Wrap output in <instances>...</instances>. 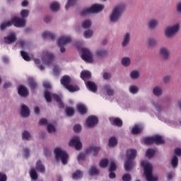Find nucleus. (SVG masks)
<instances>
[{"label":"nucleus","mask_w":181,"mask_h":181,"mask_svg":"<svg viewBox=\"0 0 181 181\" xmlns=\"http://www.w3.org/2000/svg\"><path fill=\"white\" fill-rule=\"evenodd\" d=\"M78 51L81 54V57L86 63H93L94 62V57H93V52L86 47H78Z\"/></svg>","instance_id":"obj_2"},{"label":"nucleus","mask_w":181,"mask_h":181,"mask_svg":"<svg viewBox=\"0 0 181 181\" xmlns=\"http://www.w3.org/2000/svg\"><path fill=\"white\" fill-rule=\"evenodd\" d=\"M47 131L51 134L52 132H55L56 128H54V126L53 124H49L47 125Z\"/></svg>","instance_id":"obj_52"},{"label":"nucleus","mask_w":181,"mask_h":181,"mask_svg":"<svg viewBox=\"0 0 181 181\" xmlns=\"http://www.w3.org/2000/svg\"><path fill=\"white\" fill-rule=\"evenodd\" d=\"M29 115H30V110H29V107H28L26 105H23L21 106V116L24 118H27Z\"/></svg>","instance_id":"obj_17"},{"label":"nucleus","mask_w":181,"mask_h":181,"mask_svg":"<svg viewBox=\"0 0 181 181\" xmlns=\"http://www.w3.org/2000/svg\"><path fill=\"white\" fill-rule=\"evenodd\" d=\"M81 78H82V80H88V78H91V72L88 71H83L81 73Z\"/></svg>","instance_id":"obj_26"},{"label":"nucleus","mask_w":181,"mask_h":181,"mask_svg":"<svg viewBox=\"0 0 181 181\" xmlns=\"http://www.w3.org/2000/svg\"><path fill=\"white\" fill-rule=\"evenodd\" d=\"M69 145L72 148H75L76 151H80V149H81V148L83 147L81 141H80V138L77 136H75L72 139H71L69 141Z\"/></svg>","instance_id":"obj_11"},{"label":"nucleus","mask_w":181,"mask_h":181,"mask_svg":"<svg viewBox=\"0 0 181 181\" xmlns=\"http://www.w3.org/2000/svg\"><path fill=\"white\" fill-rule=\"evenodd\" d=\"M104 90L107 93V95H114V90L111 88V86H110V85H105L104 86Z\"/></svg>","instance_id":"obj_33"},{"label":"nucleus","mask_w":181,"mask_h":181,"mask_svg":"<svg viewBox=\"0 0 181 181\" xmlns=\"http://www.w3.org/2000/svg\"><path fill=\"white\" fill-rule=\"evenodd\" d=\"M174 153L175 155L171 158V165L174 169H176L177 165H179V158H177V156H181V148H175Z\"/></svg>","instance_id":"obj_10"},{"label":"nucleus","mask_w":181,"mask_h":181,"mask_svg":"<svg viewBox=\"0 0 181 181\" xmlns=\"http://www.w3.org/2000/svg\"><path fill=\"white\" fill-rule=\"evenodd\" d=\"M141 166L144 169V175L147 181H156L158 180V176L152 174V164L148 161H141Z\"/></svg>","instance_id":"obj_1"},{"label":"nucleus","mask_w":181,"mask_h":181,"mask_svg":"<svg viewBox=\"0 0 181 181\" xmlns=\"http://www.w3.org/2000/svg\"><path fill=\"white\" fill-rule=\"evenodd\" d=\"M122 180L123 181H130L131 180V175H129V174H124L122 176Z\"/></svg>","instance_id":"obj_57"},{"label":"nucleus","mask_w":181,"mask_h":181,"mask_svg":"<svg viewBox=\"0 0 181 181\" xmlns=\"http://www.w3.org/2000/svg\"><path fill=\"white\" fill-rule=\"evenodd\" d=\"M83 176V173L80 170H77L73 174V179H80Z\"/></svg>","instance_id":"obj_44"},{"label":"nucleus","mask_w":181,"mask_h":181,"mask_svg":"<svg viewBox=\"0 0 181 181\" xmlns=\"http://www.w3.org/2000/svg\"><path fill=\"white\" fill-rule=\"evenodd\" d=\"M11 25H14L16 28H25V25H26V21L14 17L11 19Z\"/></svg>","instance_id":"obj_12"},{"label":"nucleus","mask_w":181,"mask_h":181,"mask_svg":"<svg viewBox=\"0 0 181 181\" xmlns=\"http://www.w3.org/2000/svg\"><path fill=\"white\" fill-rule=\"evenodd\" d=\"M82 28L83 29H90L91 28V21L90 20H86L82 23Z\"/></svg>","instance_id":"obj_37"},{"label":"nucleus","mask_w":181,"mask_h":181,"mask_svg":"<svg viewBox=\"0 0 181 181\" xmlns=\"http://www.w3.org/2000/svg\"><path fill=\"white\" fill-rule=\"evenodd\" d=\"M98 124V119L95 116H90L86 119V125L89 128H93L95 125H97Z\"/></svg>","instance_id":"obj_14"},{"label":"nucleus","mask_w":181,"mask_h":181,"mask_svg":"<svg viewBox=\"0 0 181 181\" xmlns=\"http://www.w3.org/2000/svg\"><path fill=\"white\" fill-rule=\"evenodd\" d=\"M76 1L77 0H68V2L65 6L66 11L70 8V6H73L74 4H76Z\"/></svg>","instance_id":"obj_48"},{"label":"nucleus","mask_w":181,"mask_h":181,"mask_svg":"<svg viewBox=\"0 0 181 181\" xmlns=\"http://www.w3.org/2000/svg\"><path fill=\"white\" fill-rule=\"evenodd\" d=\"M22 138L24 141H29V139H30V134L29 132H24Z\"/></svg>","instance_id":"obj_47"},{"label":"nucleus","mask_w":181,"mask_h":181,"mask_svg":"<svg viewBox=\"0 0 181 181\" xmlns=\"http://www.w3.org/2000/svg\"><path fill=\"white\" fill-rule=\"evenodd\" d=\"M148 26L151 29H153V28H156V26H158V21L156 20H151L148 23Z\"/></svg>","instance_id":"obj_43"},{"label":"nucleus","mask_w":181,"mask_h":181,"mask_svg":"<svg viewBox=\"0 0 181 181\" xmlns=\"http://www.w3.org/2000/svg\"><path fill=\"white\" fill-rule=\"evenodd\" d=\"M179 29H180L179 24H176L172 27L167 28L165 30V37H173L175 35L179 32Z\"/></svg>","instance_id":"obj_9"},{"label":"nucleus","mask_w":181,"mask_h":181,"mask_svg":"<svg viewBox=\"0 0 181 181\" xmlns=\"http://www.w3.org/2000/svg\"><path fill=\"white\" fill-rule=\"evenodd\" d=\"M0 181H6V175L0 173Z\"/></svg>","instance_id":"obj_63"},{"label":"nucleus","mask_w":181,"mask_h":181,"mask_svg":"<svg viewBox=\"0 0 181 181\" xmlns=\"http://www.w3.org/2000/svg\"><path fill=\"white\" fill-rule=\"evenodd\" d=\"M53 71H54V76H57V74H59V73L60 72V69H59V67L54 66Z\"/></svg>","instance_id":"obj_60"},{"label":"nucleus","mask_w":181,"mask_h":181,"mask_svg":"<svg viewBox=\"0 0 181 181\" xmlns=\"http://www.w3.org/2000/svg\"><path fill=\"white\" fill-rule=\"evenodd\" d=\"M70 42H71L70 37L62 36L57 40V43L59 46H64V45H68Z\"/></svg>","instance_id":"obj_15"},{"label":"nucleus","mask_w":181,"mask_h":181,"mask_svg":"<svg viewBox=\"0 0 181 181\" xmlns=\"http://www.w3.org/2000/svg\"><path fill=\"white\" fill-rule=\"evenodd\" d=\"M45 98L46 99L47 103H50V101H52V98H54V100H56V101L58 103L59 108L64 107V105L63 104V103H62V98H60V97L56 94H52L49 91H45Z\"/></svg>","instance_id":"obj_8"},{"label":"nucleus","mask_w":181,"mask_h":181,"mask_svg":"<svg viewBox=\"0 0 181 181\" xmlns=\"http://www.w3.org/2000/svg\"><path fill=\"white\" fill-rule=\"evenodd\" d=\"M100 166L101 168H107V166H108V160L107 159L102 160L100 163Z\"/></svg>","instance_id":"obj_51"},{"label":"nucleus","mask_w":181,"mask_h":181,"mask_svg":"<svg viewBox=\"0 0 181 181\" xmlns=\"http://www.w3.org/2000/svg\"><path fill=\"white\" fill-rule=\"evenodd\" d=\"M110 122H112V124L113 125H116L117 127H122V120H121V119L110 118Z\"/></svg>","instance_id":"obj_29"},{"label":"nucleus","mask_w":181,"mask_h":181,"mask_svg":"<svg viewBox=\"0 0 181 181\" xmlns=\"http://www.w3.org/2000/svg\"><path fill=\"white\" fill-rule=\"evenodd\" d=\"M129 37H130L129 33H126L124 37V40L122 42V46H127V45H128V42H129Z\"/></svg>","instance_id":"obj_40"},{"label":"nucleus","mask_w":181,"mask_h":181,"mask_svg":"<svg viewBox=\"0 0 181 181\" xmlns=\"http://www.w3.org/2000/svg\"><path fill=\"white\" fill-rule=\"evenodd\" d=\"M30 176L33 180H37V173H36L35 168L30 170Z\"/></svg>","instance_id":"obj_39"},{"label":"nucleus","mask_w":181,"mask_h":181,"mask_svg":"<svg viewBox=\"0 0 181 181\" xmlns=\"http://www.w3.org/2000/svg\"><path fill=\"white\" fill-rule=\"evenodd\" d=\"M132 80H138L141 77V72L138 70L132 71L129 74Z\"/></svg>","instance_id":"obj_22"},{"label":"nucleus","mask_w":181,"mask_h":181,"mask_svg":"<svg viewBox=\"0 0 181 181\" xmlns=\"http://www.w3.org/2000/svg\"><path fill=\"white\" fill-rule=\"evenodd\" d=\"M126 158L124 169L125 170H131L134 167V162H132V159H135V158H136V150L134 148L127 150Z\"/></svg>","instance_id":"obj_3"},{"label":"nucleus","mask_w":181,"mask_h":181,"mask_svg":"<svg viewBox=\"0 0 181 181\" xmlns=\"http://www.w3.org/2000/svg\"><path fill=\"white\" fill-rule=\"evenodd\" d=\"M171 76L170 75H167L163 78V81L165 84H169L170 83Z\"/></svg>","instance_id":"obj_54"},{"label":"nucleus","mask_w":181,"mask_h":181,"mask_svg":"<svg viewBox=\"0 0 181 181\" xmlns=\"http://www.w3.org/2000/svg\"><path fill=\"white\" fill-rule=\"evenodd\" d=\"M65 111L68 117H71V115L74 114V109H73V107H66Z\"/></svg>","instance_id":"obj_45"},{"label":"nucleus","mask_w":181,"mask_h":181,"mask_svg":"<svg viewBox=\"0 0 181 181\" xmlns=\"http://www.w3.org/2000/svg\"><path fill=\"white\" fill-rule=\"evenodd\" d=\"M91 36H93V30H88L84 33V37L86 39H90V37H91Z\"/></svg>","instance_id":"obj_50"},{"label":"nucleus","mask_w":181,"mask_h":181,"mask_svg":"<svg viewBox=\"0 0 181 181\" xmlns=\"http://www.w3.org/2000/svg\"><path fill=\"white\" fill-rule=\"evenodd\" d=\"M117 169V164L115 163V161L113 160H110V165L109 168V172H112L113 170H115Z\"/></svg>","instance_id":"obj_42"},{"label":"nucleus","mask_w":181,"mask_h":181,"mask_svg":"<svg viewBox=\"0 0 181 181\" xmlns=\"http://www.w3.org/2000/svg\"><path fill=\"white\" fill-rule=\"evenodd\" d=\"M29 84H30V87H31V88H35L37 86V84L36 83L35 80H33V78L29 79Z\"/></svg>","instance_id":"obj_55"},{"label":"nucleus","mask_w":181,"mask_h":181,"mask_svg":"<svg viewBox=\"0 0 181 181\" xmlns=\"http://www.w3.org/2000/svg\"><path fill=\"white\" fill-rule=\"evenodd\" d=\"M16 40V35L15 34H11L7 37H4V42L7 43V45H11V43H13Z\"/></svg>","instance_id":"obj_21"},{"label":"nucleus","mask_w":181,"mask_h":181,"mask_svg":"<svg viewBox=\"0 0 181 181\" xmlns=\"http://www.w3.org/2000/svg\"><path fill=\"white\" fill-rule=\"evenodd\" d=\"M129 91L131 94H138L139 91V88L136 86H130L129 88Z\"/></svg>","instance_id":"obj_31"},{"label":"nucleus","mask_w":181,"mask_h":181,"mask_svg":"<svg viewBox=\"0 0 181 181\" xmlns=\"http://www.w3.org/2000/svg\"><path fill=\"white\" fill-rule=\"evenodd\" d=\"M61 84L66 88L70 93L78 91L80 88L78 86L70 85V77L65 76L61 79Z\"/></svg>","instance_id":"obj_7"},{"label":"nucleus","mask_w":181,"mask_h":181,"mask_svg":"<svg viewBox=\"0 0 181 181\" xmlns=\"http://www.w3.org/2000/svg\"><path fill=\"white\" fill-rule=\"evenodd\" d=\"M132 60L128 57H123L121 60V64L123 67H129L131 66Z\"/></svg>","instance_id":"obj_23"},{"label":"nucleus","mask_w":181,"mask_h":181,"mask_svg":"<svg viewBox=\"0 0 181 181\" xmlns=\"http://www.w3.org/2000/svg\"><path fill=\"white\" fill-rule=\"evenodd\" d=\"M74 132H80V131H81V126H80V124H76L74 127Z\"/></svg>","instance_id":"obj_59"},{"label":"nucleus","mask_w":181,"mask_h":181,"mask_svg":"<svg viewBox=\"0 0 181 181\" xmlns=\"http://www.w3.org/2000/svg\"><path fill=\"white\" fill-rule=\"evenodd\" d=\"M21 54L23 59H24V60H25V62H30L31 58H30V57H29V55L28 54L27 52H25L24 51H21Z\"/></svg>","instance_id":"obj_41"},{"label":"nucleus","mask_w":181,"mask_h":181,"mask_svg":"<svg viewBox=\"0 0 181 181\" xmlns=\"http://www.w3.org/2000/svg\"><path fill=\"white\" fill-rule=\"evenodd\" d=\"M84 158H86V155L85 154H83V153H81L78 156V160L80 161V160H83L84 159Z\"/></svg>","instance_id":"obj_62"},{"label":"nucleus","mask_w":181,"mask_h":181,"mask_svg":"<svg viewBox=\"0 0 181 181\" xmlns=\"http://www.w3.org/2000/svg\"><path fill=\"white\" fill-rule=\"evenodd\" d=\"M21 18H28L29 16V11L22 10L21 12Z\"/></svg>","instance_id":"obj_56"},{"label":"nucleus","mask_w":181,"mask_h":181,"mask_svg":"<svg viewBox=\"0 0 181 181\" xmlns=\"http://www.w3.org/2000/svg\"><path fill=\"white\" fill-rule=\"evenodd\" d=\"M143 129L144 128L141 125L136 124L132 128V132L134 134V135H136L140 134V132H142Z\"/></svg>","instance_id":"obj_24"},{"label":"nucleus","mask_w":181,"mask_h":181,"mask_svg":"<svg viewBox=\"0 0 181 181\" xmlns=\"http://www.w3.org/2000/svg\"><path fill=\"white\" fill-rule=\"evenodd\" d=\"M153 138L154 144H157V145L163 144V142H165V140L159 135L153 136Z\"/></svg>","instance_id":"obj_30"},{"label":"nucleus","mask_w":181,"mask_h":181,"mask_svg":"<svg viewBox=\"0 0 181 181\" xmlns=\"http://www.w3.org/2000/svg\"><path fill=\"white\" fill-rule=\"evenodd\" d=\"M55 158L57 160H61L63 165H67V159H69V155L62 148L57 147L54 150Z\"/></svg>","instance_id":"obj_6"},{"label":"nucleus","mask_w":181,"mask_h":181,"mask_svg":"<svg viewBox=\"0 0 181 181\" xmlns=\"http://www.w3.org/2000/svg\"><path fill=\"white\" fill-rule=\"evenodd\" d=\"M36 169L37 170H39V172H41V173L45 172V166L42 165V162H40V160L37 161Z\"/></svg>","instance_id":"obj_38"},{"label":"nucleus","mask_w":181,"mask_h":181,"mask_svg":"<svg viewBox=\"0 0 181 181\" xmlns=\"http://www.w3.org/2000/svg\"><path fill=\"white\" fill-rule=\"evenodd\" d=\"M45 64H50L54 60V55L52 52H46L45 54Z\"/></svg>","instance_id":"obj_16"},{"label":"nucleus","mask_w":181,"mask_h":181,"mask_svg":"<svg viewBox=\"0 0 181 181\" xmlns=\"http://www.w3.org/2000/svg\"><path fill=\"white\" fill-rule=\"evenodd\" d=\"M96 56H98V57L99 59H101V57L105 56V50H98L96 52Z\"/></svg>","instance_id":"obj_53"},{"label":"nucleus","mask_w":181,"mask_h":181,"mask_svg":"<svg viewBox=\"0 0 181 181\" xmlns=\"http://www.w3.org/2000/svg\"><path fill=\"white\" fill-rule=\"evenodd\" d=\"M18 94L21 95V97H28V95H29V91L26 87L21 86L18 88Z\"/></svg>","instance_id":"obj_20"},{"label":"nucleus","mask_w":181,"mask_h":181,"mask_svg":"<svg viewBox=\"0 0 181 181\" xmlns=\"http://www.w3.org/2000/svg\"><path fill=\"white\" fill-rule=\"evenodd\" d=\"M153 94L156 97H160L163 94V89L159 86H155L153 88Z\"/></svg>","instance_id":"obj_18"},{"label":"nucleus","mask_w":181,"mask_h":181,"mask_svg":"<svg viewBox=\"0 0 181 181\" xmlns=\"http://www.w3.org/2000/svg\"><path fill=\"white\" fill-rule=\"evenodd\" d=\"M43 86L45 88H51V86L50 83H49V82H44Z\"/></svg>","instance_id":"obj_64"},{"label":"nucleus","mask_w":181,"mask_h":181,"mask_svg":"<svg viewBox=\"0 0 181 181\" xmlns=\"http://www.w3.org/2000/svg\"><path fill=\"white\" fill-rule=\"evenodd\" d=\"M42 39H51L52 40H53V39H54V37H56V35H54V34H53L50 32L46 31L42 33Z\"/></svg>","instance_id":"obj_28"},{"label":"nucleus","mask_w":181,"mask_h":181,"mask_svg":"<svg viewBox=\"0 0 181 181\" xmlns=\"http://www.w3.org/2000/svg\"><path fill=\"white\" fill-rule=\"evenodd\" d=\"M98 173H100V170H98L95 166H92L89 170V175H90V176H95V175H98Z\"/></svg>","instance_id":"obj_32"},{"label":"nucleus","mask_w":181,"mask_h":181,"mask_svg":"<svg viewBox=\"0 0 181 181\" xmlns=\"http://www.w3.org/2000/svg\"><path fill=\"white\" fill-rule=\"evenodd\" d=\"M49 8L51 11H52V12H57L60 10V4H59V2L57 1L53 2L52 4H51Z\"/></svg>","instance_id":"obj_27"},{"label":"nucleus","mask_w":181,"mask_h":181,"mask_svg":"<svg viewBox=\"0 0 181 181\" xmlns=\"http://www.w3.org/2000/svg\"><path fill=\"white\" fill-rule=\"evenodd\" d=\"M159 56L163 60L170 59V51L166 47H162L159 50Z\"/></svg>","instance_id":"obj_13"},{"label":"nucleus","mask_w":181,"mask_h":181,"mask_svg":"<svg viewBox=\"0 0 181 181\" xmlns=\"http://www.w3.org/2000/svg\"><path fill=\"white\" fill-rule=\"evenodd\" d=\"M117 144H118V141L117 140V138L111 137L109 139V146H110L111 148L116 146Z\"/></svg>","instance_id":"obj_36"},{"label":"nucleus","mask_w":181,"mask_h":181,"mask_svg":"<svg viewBox=\"0 0 181 181\" xmlns=\"http://www.w3.org/2000/svg\"><path fill=\"white\" fill-rule=\"evenodd\" d=\"M86 84V87L93 93H95V91H97V85H95L94 82L88 81Z\"/></svg>","instance_id":"obj_25"},{"label":"nucleus","mask_w":181,"mask_h":181,"mask_svg":"<svg viewBox=\"0 0 181 181\" xmlns=\"http://www.w3.org/2000/svg\"><path fill=\"white\" fill-rule=\"evenodd\" d=\"M78 110L81 114L87 113V107H86V105H84L83 104L78 105Z\"/></svg>","instance_id":"obj_35"},{"label":"nucleus","mask_w":181,"mask_h":181,"mask_svg":"<svg viewBox=\"0 0 181 181\" xmlns=\"http://www.w3.org/2000/svg\"><path fill=\"white\" fill-rule=\"evenodd\" d=\"M144 142L146 145H151V144H154L153 136L146 138Z\"/></svg>","instance_id":"obj_49"},{"label":"nucleus","mask_w":181,"mask_h":181,"mask_svg":"<svg viewBox=\"0 0 181 181\" xmlns=\"http://www.w3.org/2000/svg\"><path fill=\"white\" fill-rule=\"evenodd\" d=\"M104 9V5L102 4H93L88 8H85L81 12V16H86L88 13H98Z\"/></svg>","instance_id":"obj_5"},{"label":"nucleus","mask_w":181,"mask_h":181,"mask_svg":"<svg viewBox=\"0 0 181 181\" xmlns=\"http://www.w3.org/2000/svg\"><path fill=\"white\" fill-rule=\"evenodd\" d=\"M9 26H12V22L6 21L4 23H1V24L0 25V29L1 30H5L6 28H9Z\"/></svg>","instance_id":"obj_34"},{"label":"nucleus","mask_w":181,"mask_h":181,"mask_svg":"<svg viewBox=\"0 0 181 181\" xmlns=\"http://www.w3.org/2000/svg\"><path fill=\"white\" fill-rule=\"evenodd\" d=\"M103 78H104V80H108L109 78H111V74L104 73Z\"/></svg>","instance_id":"obj_61"},{"label":"nucleus","mask_w":181,"mask_h":181,"mask_svg":"<svg viewBox=\"0 0 181 181\" xmlns=\"http://www.w3.org/2000/svg\"><path fill=\"white\" fill-rule=\"evenodd\" d=\"M155 155V150L153 149H148L146 153V156L147 158H152Z\"/></svg>","instance_id":"obj_46"},{"label":"nucleus","mask_w":181,"mask_h":181,"mask_svg":"<svg viewBox=\"0 0 181 181\" xmlns=\"http://www.w3.org/2000/svg\"><path fill=\"white\" fill-rule=\"evenodd\" d=\"M124 11H125V4H121L115 6L110 16V22L118 21V19L121 18V15H122V12H124Z\"/></svg>","instance_id":"obj_4"},{"label":"nucleus","mask_w":181,"mask_h":181,"mask_svg":"<svg viewBox=\"0 0 181 181\" xmlns=\"http://www.w3.org/2000/svg\"><path fill=\"white\" fill-rule=\"evenodd\" d=\"M100 147L90 146L86 148V153H93V156H95L100 151Z\"/></svg>","instance_id":"obj_19"},{"label":"nucleus","mask_w":181,"mask_h":181,"mask_svg":"<svg viewBox=\"0 0 181 181\" xmlns=\"http://www.w3.org/2000/svg\"><path fill=\"white\" fill-rule=\"evenodd\" d=\"M147 43L150 45V46H153L156 45V40L150 38L148 40Z\"/></svg>","instance_id":"obj_58"}]
</instances>
